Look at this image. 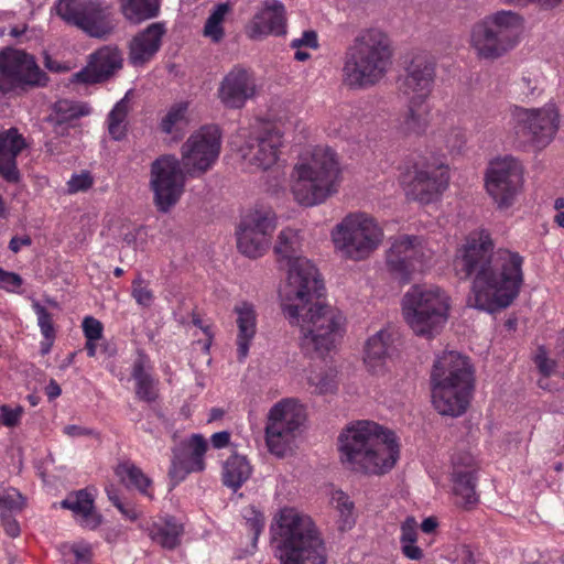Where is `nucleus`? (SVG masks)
<instances>
[{
	"label": "nucleus",
	"instance_id": "52",
	"mask_svg": "<svg viewBox=\"0 0 564 564\" xmlns=\"http://www.w3.org/2000/svg\"><path fill=\"white\" fill-rule=\"evenodd\" d=\"M21 415H22L21 408L11 409L7 405L1 406L0 421L4 426L13 427V426L18 425V423L20 422Z\"/></svg>",
	"mask_w": 564,
	"mask_h": 564
},
{
	"label": "nucleus",
	"instance_id": "30",
	"mask_svg": "<svg viewBox=\"0 0 564 564\" xmlns=\"http://www.w3.org/2000/svg\"><path fill=\"white\" fill-rule=\"evenodd\" d=\"M234 312L237 315V355L238 360L247 358L250 345L257 334V312L254 305L249 302H240L235 305Z\"/></svg>",
	"mask_w": 564,
	"mask_h": 564
},
{
	"label": "nucleus",
	"instance_id": "53",
	"mask_svg": "<svg viewBox=\"0 0 564 564\" xmlns=\"http://www.w3.org/2000/svg\"><path fill=\"white\" fill-rule=\"evenodd\" d=\"M302 46L311 47V48H317L318 47V41H317V34L313 30H308L303 32L302 36L299 39H294L291 42L292 48H301Z\"/></svg>",
	"mask_w": 564,
	"mask_h": 564
},
{
	"label": "nucleus",
	"instance_id": "2",
	"mask_svg": "<svg viewBox=\"0 0 564 564\" xmlns=\"http://www.w3.org/2000/svg\"><path fill=\"white\" fill-rule=\"evenodd\" d=\"M485 230L470 232L455 256V270L462 279H473L468 306L495 313L510 306L524 283V258L509 248L494 249Z\"/></svg>",
	"mask_w": 564,
	"mask_h": 564
},
{
	"label": "nucleus",
	"instance_id": "4",
	"mask_svg": "<svg viewBox=\"0 0 564 564\" xmlns=\"http://www.w3.org/2000/svg\"><path fill=\"white\" fill-rule=\"evenodd\" d=\"M281 564H326L327 551L314 521L294 508H284L275 532Z\"/></svg>",
	"mask_w": 564,
	"mask_h": 564
},
{
	"label": "nucleus",
	"instance_id": "34",
	"mask_svg": "<svg viewBox=\"0 0 564 564\" xmlns=\"http://www.w3.org/2000/svg\"><path fill=\"white\" fill-rule=\"evenodd\" d=\"M61 507L80 516L84 524L91 529L100 524V516L95 512L94 498L86 489L69 494L61 502Z\"/></svg>",
	"mask_w": 564,
	"mask_h": 564
},
{
	"label": "nucleus",
	"instance_id": "8",
	"mask_svg": "<svg viewBox=\"0 0 564 564\" xmlns=\"http://www.w3.org/2000/svg\"><path fill=\"white\" fill-rule=\"evenodd\" d=\"M448 295L436 285H412L402 299V314L417 336L434 337L444 328L449 312Z\"/></svg>",
	"mask_w": 564,
	"mask_h": 564
},
{
	"label": "nucleus",
	"instance_id": "14",
	"mask_svg": "<svg viewBox=\"0 0 564 564\" xmlns=\"http://www.w3.org/2000/svg\"><path fill=\"white\" fill-rule=\"evenodd\" d=\"M220 131L216 126H204L182 145V166L189 176L208 171L219 156Z\"/></svg>",
	"mask_w": 564,
	"mask_h": 564
},
{
	"label": "nucleus",
	"instance_id": "64",
	"mask_svg": "<svg viewBox=\"0 0 564 564\" xmlns=\"http://www.w3.org/2000/svg\"><path fill=\"white\" fill-rule=\"evenodd\" d=\"M44 65L45 67L51 70V72H55V73H63V72H66L68 68L64 65H62L61 63L54 61L50 55H45L44 57Z\"/></svg>",
	"mask_w": 564,
	"mask_h": 564
},
{
	"label": "nucleus",
	"instance_id": "27",
	"mask_svg": "<svg viewBox=\"0 0 564 564\" xmlns=\"http://www.w3.org/2000/svg\"><path fill=\"white\" fill-rule=\"evenodd\" d=\"M466 460L458 456L453 457V492L456 498V505L464 509H471L479 501L476 492V470L470 465L471 457Z\"/></svg>",
	"mask_w": 564,
	"mask_h": 564
},
{
	"label": "nucleus",
	"instance_id": "31",
	"mask_svg": "<svg viewBox=\"0 0 564 564\" xmlns=\"http://www.w3.org/2000/svg\"><path fill=\"white\" fill-rule=\"evenodd\" d=\"M393 335L388 329H381L371 336L365 347L364 361L372 372L381 370L393 351Z\"/></svg>",
	"mask_w": 564,
	"mask_h": 564
},
{
	"label": "nucleus",
	"instance_id": "58",
	"mask_svg": "<svg viewBox=\"0 0 564 564\" xmlns=\"http://www.w3.org/2000/svg\"><path fill=\"white\" fill-rule=\"evenodd\" d=\"M72 551L75 555L76 564L90 563V550L87 546H73Z\"/></svg>",
	"mask_w": 564,
	"mask_h": 564
},
{
	"label": "nucleus",
	"instance_id": "42",
	"mask_svg": "<svg viewBox=\"0 0 564 564\" xmlns=\"http://www.w3.org/2000/svg\"><path fill=\"white\" fill-rule=\"evenodd\" d=\"M228 10V4H217L206 20L203 33L206 37H209L214 43L220 42L225 35L223 22Z\"/></svg>",
	"mask_w": 564,
	"mask_h": 564
},
{
	"label": "nucleus",
	"instance_id": "41",
	"mask_svg": "<svg viewBox=\"0 0 564 564\" xmlns=\"http://www.w3.org/2000/svg\"><path fill=\"white\" fill-rule=\"evenodd\" d=\"M130 110L128 95L120 99L107 118L108 132L113 140H122L127 133L126 120Z\"/></svg>",
	"mask_w": 564,
	"mask_h": 564
},
{
	"label": "nucleus",
	"instance_id": "7",
	"mask_svg": "<svg viewBox=\"0 0 564 564\" xmlns=\"http://www.w3.org/2000/svg\"><path fill=\"white\" fill-rule=\"evenodd\" d=\"M292 194L302 206L325 203L338 192L341 171L335 151L316 147L308 159L297 163L292 173Z\"/></svg>",
	"mask_w": 564,
	"mask_h": 564
},
{
	"label": "nucleus",
	"instance_id": "3",
	"mask_svg": "<svg viewBox=\"0 0 564 564\" xmlns=\"http://www.w3.org/2000/svg\"><path fill=\"white\" fill-rule=\"evenodd\" d=\"M340 458L356 471L384 474L399 458L394 433L370 421L349 425L338 437Z\"/></svg>",
	"mask_w": 564,
	"mask_h": 564
},
{
	"label": "nucleus",
	"instance_id": "25",
	"mask_svg": "<svg viewBox=\"0 0 564 564\" xmlns=\"http://www.w3.org/2000/svg\"><path fill=\"white\" fill-rule=\"evenodd\" d=\"M122 66V55L117 47L104 46L93 53L88 65L76 74L79 82L95 84L108 79Z\"/></svg>",
	"mask_w": 564,
	"mask_h": 564
},
{
	"label": "nucleus",
	"instance_id": "17",
	"mask_svg": "<svg viewBox=\"0 0 564 564\" xmlns=\"http://www.w3.org/2000/svg\"><path fill=\"white\" fill-rule=\"evenodd\" d=\"M302 421V410L294 401L282 400L274 404L269 412L265 425L269 451L276 456H283Z\"/></svg>",
	"mask_w": 564,
	"mask_h": 564
},
{
	"label": "nucleus",
	"instance_id": "63",
	"mask_svg": "<svg viewBox=\"0 0 564 564\" xmlns=\"http://www.w3.org/2000/svg\"><path fill=\"white\" fill-rule=\"evenodd\" d=\"M403 554L410 560H420L423 556L422 550L415 543L402 545Z\"/></svg>",
	"mask_w": 564,
	"mask_h": 564
},
{
	"label": "nucleus",
	"instance_id": "37",
	"mask_svg": "<svg viewBox=\"0 0 564 564\" xmlns=\"http://www.w3.org/2000/svg\"><path fill=\"white\" fill-rule=\"evenodd\" d=\"M89 113L90 108L86 104L61 99L54 104L47 120L54 126L56 132H59V128L63 129L65 124L72 126L73 121Z\"/></svg>",
	"mask_w": 564,
	"mask_h": 564
},
{
	"label": "nucleus",
	"instance_id": "51",
	"mask_svg": "<svg viewBox=\"0 0 564 564\" xmlns=\"http://www.w3.org/2000/svg\"><path fill=\"white\" fill-rule=\"evenodd\" d=\"M444 142L448 150L459 151L465 143V133L460 128H452Z\"/></svg>",
	"mask_w": 564,
	"mask_h": 564
},
{
	"label": "nucleus",
	"instance_id": "26",
	"mask_svg": "<svg viewBox=\"0 0 564 564\" xmlns=\"http://www.w3.org/2000/svg\"><path fill=\"white\" fill-rule=\"evenodd\" d=\"M25 148V139L17 128L0 131V175L6 182L17 184L21 181L17 158Z\"/></svg>",
	"mask_w": 564,
	"mask_h": 564
},
{
	"label": "nucleus",
	"instance_id": "60",
	"mask_svg": "<svg viewBox=\"0 0 564 564\" xmlns=\"http://www.w3.org/2000/svg\"><path fill=\"white\" fill-rule=\"evenodd\" d=\"M32 243V239L29 237V236H23V237H12L10 242H9V249L14 252V253H18L22 247H28V246H31Z\"/></svg>",
	"mask_w": 564,
	"mask_h": 564
},
{
	"label": "nucleus",
	"instance_id": "43",
	"mask_svg": "<svg viewBox=\"0 0 564 564\" xmlns=\"http://www.w3.org/2000/svg\"><path fill=\"white\" fill-rule=\"evenodd\" d=\"M332 503L338 510L341 519V529L350 528L355 520L352 516L354 502L341 490L335 491L332 497Z\"/></svg>",
	"mask_w": 564,
	"mask_h": 564
},
{
	"label": "nucleus",
	"instance_id": "21",
	"mask_svg": "<svg viewBox=\"0 0 564 564\" xmlns=\"http://www.w3.org/2000/svg\"><path fill=\"white\" fill-rule=\"evenodd\" d=\"M282 144L281 130L274 126H264L248 138L241 148L242 159L249 165L268 170L276 163Z\"/></svg>",
	"mask_w": 564,
	"mask_h": 564
},
{
	"label": "nucleus",
	"instance_id": "50",
	"mask_svg": "<svg viewBox=\"0 0 564 564\" xmlns=\"http://www.w3.org/2000/svg\"><path fill=\"white\" fill-rule=\"evenodd\" d=\"M83 330L86 339L98 340L102 336V324L93 316H86L83 321Z\"/></svg>",
	"mask_w": 564,
	"mask_h": 564
},
{
	"label": "nucleus",
	"instance_id": "29",
	"mask_svg": "<svg viewBox=\"0 0 564 564\" xmlns=\"http://www.w3.org/2000/svg\"><path fill=\"white\" fill-rule=\"evenodd\" d=\"M166 33L163 22H154L139 32L130 43V61L134 65L150 61L161 47L162 37Z\"/></svg>",
	"mask_w": 564,
	"mask_h": 564
},
{
	"label": "nucleus",
	"instance_id": "54",
	"mask_svg": "<svg viewBox=\"0 0 564 564\" xmlns=\"http://www.w3.org/2000/svg\"><path fill=\"white\" fill-rule=\"evenodd\" d=\"M0 518L4 532L11 538L19 536L21 529L15 518L11 513L4 511H1Z\"/></svg>",
	"mask_w": 564,
	"mask_h": 564
},
{
	"label": "nucleus",
	"instance_id": "36",
	"mask_svg": "<svg viewBox=\"0 0 564 564\" xmlns=\"http://www.w3.org/2000/svg\"><path fill=\"white\" fill-rule=\"evenodd\" d=\"M184 528L174 517H166L154 522L149 529L151 540L163 549L174 550L181 543Z\"/></svg>",
	"mask_w": 564,
	"mask_h": 564
},
{
	"label": "nucleus",
	"instance_id": "46",
	"mask_svg": "<svg viewBox=\"0 0 564 564\" xmlns=\"http://www.w3.org/2000/svg\"><path fill=\"white\" fill-rule=\"evenodd\" d=\"M32 307L37 316V324L45 339L52 340L55 336L52 314L37 301L32 303Z\"/></svg>",
	"mask_w": 564,
	"mask_h": 564
},
{
	"label": "nucleus",
	"instance_id": "32",
	"mask_svg": "<svg viewBox=\"0 0 564 564\" xmlns=\"http://www.w3.org/2000/svg\"><path fill=\"white\" fill-rule=\"evenodd\" d=\"M151 369L149 357L139 352L133 361L131 376L135 381V394L144 402H153L158 397Z\"/></svg>",
	"mask_w": 564,
	"mask_h": 564
},
{
	"label": "nucleus",
	"instance_id": "5",
	"mask_svg": "<svg viewBox=\"0 0 564 564\" xmlns=\"http://www.w3.org/2000/svg\"><path fill=\"white\" fill-rule=\"evenodd\" d=\"M432 402L442 415L459 416L467 410L474 389L469 359L456 351L437 357L431 373Z\"/></svg>",
	"mask_w": 564,
	"mask_h": 564
},
{
	"label": "nucleus",
	"instance_id": "39",
	"mask_svg": "<svg viewBox=\"0 0 564 564\" xmlns=\"http://www.w3.org/2000/svg\"><path fill=\"white\" fill-rule=\"evenodd\" d=\"M121 11L128 21L139 24L158 17L160 0H121Z\"/></svg>",
	"mask_w": 564,
	"mask_h": 564
},
{
	"label": "nucleus",
	"instance_id": "35",
	"mask_svg": "<svg viewBox=\"0 0 564 564\" xmlns=\"http://www.w3.org/2000/svg\"><path fill=\"white\" fill-rule=\"evenodd\" d=\"M189 121L188 102L180 101L172 105L161 118L159 129L162 133L178 141L184 137Z\"/></svg>",
	"mask_w": 564,
	"mask_h": 564
},
{
	"label": "nucleus",
	"instance_id": "38",
	"mask_svg": "<svg viewBox=\"0 0 564 564\" xmlns=\"http://www.w3.org/2000/svg\"><path fill=\"white\" fill-rule=\"evenodd\" d=\"M252 468L248 459L239 454L230 455L223 468V482L237 491L251 476Z\"/></svg>",
	"mask_w": 564,
	"mask_h": 564
},
{
	"label": "nucleus",
	"instance_id": "22",
	"mask_svg": "<svg viewBox=\"0 0 564 564\" xmlns=\"http://www.w3.org/2000/svg\"><path fill=\"white\" fill-rule=\"evenodd\" d=\"M207 451V442L200 434L182 442L173 448V457L169 476L173 486H176L191 473H198L205 469L204 455Z\"/></svg>",
	"mask_w": 564,
	"mask_h": 564
},
{
	"label": "nucleus",
	"instance_id": "55",
	"mask_svg": "<svg viewBox=\"0 0 564 564\" xmlns=\"http://www.w3.org/2000/svg\"><path fill=\"white\" fill-rule=\"evenodd\" d=\"M416 542L415 521L408 519L401 527V543L402 545Z\"/></svg>",
	"mask_w": 564,
	"mask_h": 564
},
{
	"label": "nucleus",
	"instance_id": "24",
	"mask_svg": "<svg viewBox=\"0 0 564 564\" xmlns=\"http://www.w3.org/2000/svg\"><path fill=\"white\" fill-rule=\"evenodd\" d=\"M256 94L253 77L241 67H234L220 82L217 96L229 109L242 108Z\"/></svg>",
	"mask_w": 564,
	"mask_h": 564
},
{
	"label": "nucleus",
	"instance_id": "44",
	"mask_svg": "<svg viewBox=\"0 0 564 564\" xmlns=\"http://www.w3.org/2000/svg\"><path fill=\"white\" fill-rule=\"evenodd\" d=\"M25 506V498L15 488H8L0 492V508L12 513L21 511Z\"/></svg>",
	"mask_w": 564,
	"mask_h": 564
},
{
	"label": "nucleus",
	"instance_id": "56",
	"mask_svg": "<svg viewBox=\"0 0 564 564\" xmlns=\"http://www.w3.org/2000/svg\"><path fill=\"white\" fill-rule=\"evenodd\" d=\"M535 365L539 368L540 372L544 376H550L553 370V361L546 358L543 352H540L535 356Z\"/></svg>",
	"mask_w": 564,
	"mask_h": 564
},
{
	"label": "nucleus",
	"instance_id": "9",
	"mask_svg": "<svg viewBox=\"0 0 564 564\" xmlns=\"http://www.w3.org/2000/svg\"><path fill=\"white\" fill-rule=\"evenodd\" d=\"M522 30V18L513 11H497L477 22L470 34L478 56L496 59L514 47Z\"/></svg>",
	"mask_w": 564,
	"mask_h": 564
},
{
	"label": "nucleus",
	"instance_id": "61",
	"mask_svg": "<svg viewBox=\"0 0 564 564\" xmlns=\"http://www.w3.org/2000/svg\"><path fill=\"white\" fill-rule=\"evenodd\" d=\"M230 434L227 431L214 433L210 442L215 448H223L229 444Z\"/></svg>",
	"mask_w": 564,
	"mask_h": 564
},
{
	"label": "nucleus",
	"instance_id": "10",
	"mask_svg": "<svg viewBox=\"0 0 564 564\" xmlns=\"http://www.w3.org/2000/svg\"><path fill=\"white\" fill-rule=\"evenodd\" d=\"M382 238V229L372 217L364 213L347 215L332 230L335 248L351 260L367 258L378 248Z\"/></svg>",
	"mask_w": 564,
	"mask_h": 564
},
{
	"label": "nucleus",
	"instance_id": "57",
	"mask_svg": "<svg viewBox=\"0 0 564 564\" xmlns=\"http://www.w3.org/2000/svg\"><path fill=\"white\" fill-rule=\"evenodd\" d=\"M64 433L69 437H80V436H88L93 435L94 431L80 425H66L64 427Z\"/></svg>",
	"mask_w": 564,
	"mask_h": 564
},
{
	"label": "nucleus",
	"instance_id": "33",
	"mask_svg": "<svg viewBox=\"0 0 564 564\" xmlns=\"http://www.w3.org/2000/svg\"><path fill=\"white\" fill-rule=\"evenodd\" d=\"M431 121V111L425 101H408V110L399 124V130L408 137L424 134Z\"/></svg>",
	"mask_w": 564,
	"mask_h": 564
},
{
	"label": "nucleus",
	"instance_id": "28",
	"mask_svg": "<svg viewBox=\"0 0 564 564\" xmlns=\"http://www.w3.org/2000/svg\"><path fill=\"white\" fill-rule=\"evenodd\" d=\"M249 36L259 39L265 35L285 34V8L279 0H265L248 25Z\"/></svg>",
	"mask_w": 564,
	"mask_h": 564
},
{
	"label": "nucleus",
	"instance_id": "62",
	"mask_svg": "<svg viewBox=\"0 0 564 564\" xmlns=\"http://www.w3.org/2000/svg\"><path fill=\"white\" fill-rule=\"evenodd\" d=\"M247 523L253 533V539L257 540L264 527L262 516L256 514L252 519H249Z\"/></svg>",
	"mask_w": 564,
	"mask_h": 564
},
{
	"label": "nucleus",
	"instance_id": "59",
	"mask_svg": "<svg viewBox=\"0 0 564 564\" xmlns=\"http://www.w3.org/2000/svg\"><path fill=\"white\" fill-rule=\"evenodd\" d=\"M117 509L121 512V514L126 519H128L130 521H135L140 516V512L130 502H123L120 506H118Z\"/></svg>",
	"mask_w": 564,
	"mask_h": 564
},
{
	"label": "nucleus",
	"instance_id": "20",
	"mask_svg": "<svg viewBox=\"0 0 564 564\" xmlns=\"http://www.w3.org/2000/svg\"><path fill=\"white\" fill-rule=\"evenodd\" d=\"M448 167L443 162H424L415 166L414 176L408 183L406 196L422 204L436 200L447 188Z\"/></svg>",
	"mask_w": 564,
	"mask_h": 564
},
{
	"label": "nucleus",
	"instance_id": "12",
	"mask_svg": "<svg viewBox=\"0 0 564 564\" xmlns=\"http://www.w3.org/2000/svg\"><path fill=\"white\" fill-rule=\"evenodd\" d=\"M511 116L516 133L538 148H545L558 129V112L553 105L531 109L516 106Z\"/></svg>",
	"mask_w": 564,
	"mask_h": 564
},
{
	"label": "nucleus",
	"instance_id": "11",
	"mask_svg": "<svg viewBox=\"0 0 564 564\" xmlns=\"http://www.w3.org/2000/svg\"><path fill=\"white\" fill-rule=\"evenodd\" d=\"M48 76L35 58L24 51L6 48L0 51V93L20 95L31 88L44 87Z\"/></svg>",
	"mask_w": 564,
	"mask_h": 564
},
{
	"label": "nucleus",
	"instance_id": "15",
	"mask_svg": "<svg viewBox=\"0 0 564 564\" xmlns=\"http://www.w3.org/2000/svg\"><path fill=\"white\" fill-rule=\"evenodd\" d=\"M184 167L174 155H162L151 164V187L155 204L167 212L181 197L184 184Z\"/></svg>",
	"mask_w": 564,
	"mask_h": 564
},
{
	"label": "nucleus",
	"instance_id": "23",
	"mask_svg": "<svg viewBox=\"0 0 564 564\" xmlns=\"http://www.w3.org/2000/svg\"><path fill=\"white\" fill-rule=\"evenodd\" d=\"M434 64L424 57L412 59L398 79V89L408 101H425L434 84Z\"/></svg>",
	"mask_w": 564,
	"mask_h": 564
},
{
	"label": "nucleus",
	"instance_id": "45",
	"mask_svg": "<svg viewBox=\"0 0 564 564\" xmlns=\"http://www.w3.org/2000/svg\"><path fill=\"white\" fill-rule=\"evenodd\" d=\"M308 384L314 387V392L324 394L336 389V381L333 373L328 371L313 372L308 377Z\"/></svg>",
	"mask_w": 564,
	"mask_h": 564
},
{
	"label": "nucleus",
	"instance_id": "40",
	"mask_svg": "<svg viewBox=\"0 0 564 564\" xmlns=\"http://www.w3.org/2000/svg\"><path fill=\"white\" fill-rule=\"evenodd\" d=\"M121 482L127 488H134L141 494L150 496L148 488L151 486V479L131 462H122L118 464L115 470Z\"/></svg>",
	"mask_w": 564,
	"mask_h": 564
},
{
	"label": "nucleus",
	"instance_id": "48",
	"mask_svg": "<svg viewBox=\"0 0 564 564\" xmlns=\"http://www.w3.org/2000/svg\"><path fill=\"white\" fill-rule=\"evenodd\" d=\"M132 296L137 303L143 307L150 306L153 301L152 291L143 285V281L141 279L133 281Z\"/></svg>",
	"mask_w": 564,
	"mask_h": 564
},
{
	"label": "nucleus",
	"instance_id": "1",
	"mask_svg": "<svg viewBox=\"0 0 564 564\" xmlns=\"http://www.w3.org/2000/svg\"><path fill=\"white\" fill-rule=\"evenodd\" d=\"M274 253L280 265L288 267L286 282L280 290L283 312L292 325L300 327L303 351L324 357L343 336L344 316L337 308L318 302L324 284L315 265L302 256L297 230H281Z\"/></svg>",
	"mask_w": 564,
	"mask_h": 564
},
{
	"label": "nucleus",
	"instance_id": "16",
	"mask_svg": "<svg viewBox=\"0 0 564 564\" xmlns=\"http://www.w3.org/2000/svg\"><path fill=\"white\" fill-rule=\"evenodd\" d=\"M56 11L64 21L80 28L90 36L104 37L115 26L109 9L93 1L61 0Z\"/></svg>",
	"mask_w": 564,
	"mask_h": 564
},
{
	"label": "nucleus",
	"instance_id": "49",
	"mask_svg": "<svg viewBox=\"0 0 564 564\" xmlns=\"http://www.w3.org/2000/svg\"><path fill=\"white\" fill-rule=\"evenodd\" d=\"M93 185V178L89 173L76 174L70 177L67 182V192L75 194L78 192H85Z\"/></svg>",
	"mask_w": 564,
	"mask_h": 564
},
{
	"label": "nucleus",
	"instance_id": "47",
	"mask_svg": "<svg viewBox=\"0 0 564 564\" xmlns=\"http://www.w3.org/2000/svg\"><path fill=\"white\" fill-rule=\"evenodd\" d=\"M23 284V279L15 272L6 271L0 268V289L8 292L19 293V289Z\"/></svg>",
	"mask_w": 564,
	"mask_h": 564
},
{
	"label": "nucleus",
	"instance_id": "19",
	"mask_svg": "<svg viewBox=\"0 0 564 564\" xmlns=\"http://www.w3.org/2000/svg\"><path fill=\"white\" fill-rule=\"evenodd\" d=\"M432 251L425 247L422 237L402 235L394 239L387 252V265L389 270L403 282L410 280V275L426 264Z\"/></svg>",
	"mask_w": 564,
	"mask_h": 564
},
{
	"label": "nucleus",
	"instance_id": "13",
	"mask_svg": "<svg viewBox=\"0 0 564 564\" xmlns=\"http://www.w3.org/2000/svg\"><path fill=\"white\" fill-rule=\"evenodd\" d=\"M275 228V214L269 207L250 210L241 219L237 230V247L249 258L261 257L269 248Z\"/></svg>",
	"mask_w": 564,
	"mask_h": 564
},
{
	"label": "nucleus",
	"instance_id": "18",
	"mask_svg": "<svg viewBox=\"0 0 564 564\" xmlns=\"http://www.w3.org/2000/svg\"><path fill=\"white\" fill-rule=\"evenodd\" d=\"M522 165L512 158L505 156L492 161L486 174V188L500 208L513 204L521 184Z\"/></svg>",
	"mask_w": 564,
	"mask_h": 564
},
{
	"label": "nucleus",
	"instance_id": "6",
	"mask_svg": "<svg viewBox=\"0 0 564 564\" xmlns=\"http://www.w3.org/2000/svg\"><path fill=\"white\" fill-rule=\"evenodd\" d=\"M392 51L387 35L377 29L358 34L345 52L343 83L350 88H367L387 74Z\"/></svg>",
	"mask_w": 564,
	"mask_h": 564
}]
</instances>
